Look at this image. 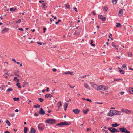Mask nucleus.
<instances>
[{
    "label": "nucleus",
    "mask_w": 133,
    "mask_h": 133,
    "mask_svg": "<svg viewBox=\"0 0 133 133\" xmlns=\"http://www.w3.org/2000/svg\"><path fill=\"white\" fill-rule=\"evenodd\" d=\"M63 126V125H68L69 124L66 121H65L64 122H62Z\"/></svg>",
    "instance_id": "21"
},
{
    "label": "nucleus",
    "mask_w": 133,
    "mask_h": 133,
    "mask_svg": "<svg viewBox=\"0 0 133 133\" xmlns=\"http://www.w3.org/2000/svg\"><path fill=\"white\" fill-rule=\"evenodd\" d=\"M18 30H20V31H23V29L22 28H19L18 29Z\"/></svg>",
    "instance_id": "56"
},
{
    "label": "nucleus",
    "mask_w": 133,
    "mask_h": 133,
    "mask_svg": "<svg viewBox=\"0 0 133 133\" xmlns=\"http://www.w3.org/2000/svg\"><path fill=\"white\" fill-rule=\"evenodd\" d=\"M53 97V96L50 94H47L45 95V97L46 98H48V97Z\"/></svg>",
    "instance_id": "14"
},
{
    "label": "nucleus",
    "mask_w": 133,
    "mask_h": 133,
    "mask_svg": "<svg viewBox=\"0 0 133 133\" xmlns=\"http://www.w3.org/2000/svg\"><path fill=\"white\" fill-rule=\"evenodd\" d=\"M116 112V110H110L109 111L110 113H108L107 115L109 116H112L115 115Z\"/></svg>",
    "instance_id": "5"
},
{
    "label": "nucleus",
    "mask_w": 133,
    "mask_h": 133,
    "mask_svg": "<svg viewBox=\"0 0 133 133\" xmlns=\"http://www.w3.org/2000/svg\"><path fill=\"white\" fill-rule=\"evenodd\" d=\"M121 111L123 112H125L127 113H131V111L130 110H124L123 109L121 110Z\"/></svg>",
    "instance_id": "11"
},
{
    "label": "nucleus",
    "mask_w": 133,
    "mask_h": 133,
    "mask_svg": "<svg viewBox=\"0 0 133 133\" xmlns=\"http://www.w3.org/2000/svg\"><path fill=\"white\" fill-rule=\"evenodd\" d=\"M103 86L102 85H100L98 87H97V91L100 90H102L103 89Z\"/></svg>",
    "instance_id": "13"
},
{
    "label": "nucleus",
    "mask_w": 133,
    "mask_h": 133,
    "mask_svg": "<svg viewBox=\"0 0 133 133\" xmlns=\"http://www.w3.org/2000/svg\"><path fill=\"white\" fill-rule=\"evenodd\" d=\"M123 11V10L122 9H121L119 10V14H121L122 13Z\"/></svg>",
    "instance_id": "41"
},
{
    "label": "nucleus",
    "mask_w": 133,
    "mask_h": 133,
    "mask_svg": "<svg viewBox=\"0 0 133 133\" xmlns=\"http://www.w3.org/2000/svg\"><path fill=\"white\" fill-rule=\"evenodd\" d=\"M37 43L38 44H39L40 45H42V43H41V42H39V41L37 42Z\"/></svg>",
    "instance_id": "49"
},
{
    "label": "nucleus",
    "mask_w": 133,
    "mask_h": 133,
    "mask_svg": "<svg viewBox=\"0 0 133 133\" xmlns=\"http://www.w3.org/2000/svg\"><path fill=\"white\" fill-rule=\"evenodd\" d=\"M84 86L87 89L89 90H90L91 89L89 87V86L87 83H84Z\"/></svg>",
    "instance_id": "15"
},
{
    "label": "nucleus",
    "mask_w": 133,
    "mask_h": 133,
    "mask_svg": "<svg viewBox=\"0 0 133 133\" xmlns=\"http://www.w3.org/2000/svg\"><path fill=\"white\" fill-rule=\"evenodd\" d=\"M118 0H112V2L114 4H116Z\"/></svg>",
    "instance_id": "28"
},
{
    "label": "nucleus",
    "mask_w": 133,
    "mask_h": 133,
    "mask_svg": "<svg viewBox=\"0 0 133 133\" xmlns=\"http://www.w3.org/2000/svg\"><path fill=\"white\" fill-rule=\"evenodd\" d=\"M62 122H60L56 124V126H59L60 127H62L63 126Z\"/></svg>",
    "instance_id": "29"
},
{
    "label": "nucleus",
    "mask_w": 133,
    "mask_h": 133,
    "mask_svg": "<svg viewBox=\"0 0 133 133\" xmlns=\"http://www.w3.org/2000/svg\"><path fill=\"white\" fill-rule=\"evenodd\" d=\"M13 99L14 101H18L19 99V97L17 98L14 97L13 98Z\"/></svg>",
    "instance_id": "33"
},
{
    "label": "nucleus",
    "mask_w": 133,
    "mask_h": 133,
    "mask_svg": "<svg viewBox=\"0 0 133 133\" xmlns=\"http://www.w3.org/2000/svg\"><path fill=\"white\" fill-rule=\"evenodd\" d=\"M93 41L92 40H91V43H90V44H92L93 43Z\"/></svg>",
    "instance_id": "62"
},
{
    "label": "nucleus",
    "mask_w": 133,
    "mask_h": 133,
    "mask_svg": "<svg viewBox=\"0 0 133 133\" xmlns=\"http://www.w3.org/2000/svg\"><path fill=\"white\" fill-rule=\"evenodd\" d=\"M112 45L113 46L115 47H116V46L115 44H114L113 42L112 43Z\"/></svg>",
    "instance_id": "43"
},
{
    "label": "nucleus",
    "mask_w": 133,
    "mask_h": 133,
    "mask_svg": "<svg viewBox=\"0 0 133 133\" xmlns=\"http://www.w3.org/2000/svg\"><path fill=\"white\" fill-rule=\"evenodd\" d=\"M14 81L16 82H19V80L17 78V77H15L13 79Z\"/></svg>",
    "instance_id": "20"
},
{
    "label": "nucleus",
    "mask_w": 133,
    "mask_h": 133,
    "mask_svg": "<svg viewBox=\"0 0 133 133\" xmlns=\"http://www.w3.org/2000/svg\"><path fill=\"white\" fill-rule=\"evenodd\" d=\"M69 74L71 75H73V72H70L69 71H68L64 73V74Z\"/></svg>",
    "instance_id": "18"
},
{
    "label": "nucleus",
    "mask_w": 133,
    "mask_h": 133,
    "mask_svg": "<svg viewBox=\"0 0 133 133\" xmlns=\"http://www.w3.org/2000/svg\"><path fill=\"white\" fill-rule=\"evenodd\" d=\"M52 111L51 110H48V112L49 113H50Z\"/></svg>",
    "instance_id": "63"
},
{
    "label": "nucleus",
    "mask_w": 133,
    "mask_h": 133,
    "mask_svg": "<svg viewBox=\"0 0 133 133\" xmlns=\"http://www.w3.org/2000/svg\"><path fill=\"white\" fill-rule=\"evenodd\" d=\"M38 114L37 113H35L34 114V116H38Z\"/></svg>",
    "instance_id": "47"
},
{
    "label": "nucleus",
    "mask_w": 133,
    "mask_h": 133,
    "mask_svg": "<svg viewBox=\"0 0 133 133\" xmlns=\"http://www.w3.org/2000/svg\"><path fill=\"white\" fill-rule=\"evenodd\" d=\"M6 123L8 126H10V125L11 123L7 119L6 120Z\"/></svg>",
    "instance_id": "25"
},
{
    "label": "nucleus",
    "mask_w": 133,
    "mask_h": 133,
    "mask_svg": "<svg viewBox=\"0 0 133 133\" xmlns=\"http://www.w3.org/2000/svg\"><path fill=\"white\" fill-rule=\"evenodd\" d=\"M45 127V125L42 123H40L38 126V128L39 131H42Z\"/></svg>",
    "instance_id": "2"
},
{
    "label": "nucleus",
    "mask_w": 133,
    "mask_h": 133,
    "mask_svg": "<svg viewBox=\"0 0 133 133\" xmlns=\"http://www.w3.org/2000/svg\"><path fill=\"white\" fill-rule=\"evenodd\" d=\"M30 132L31 133H35L36 130L35 129L32 127L31 129Z\"/></svg>",
    "instance_id": "17"
},
{
    "label": "nucleus",
    "mask_w": 133,
    "mask_h": 133,
    "mask_svg": "<svg viewBox=\"0 0 133 133\" xmlns=\"http://www.w3.org/2000/svg\"><path fill=\"white\" fill-rule=\"evenodd\" d=\"M16 10L17 9L16 8H15V9H13V8H10V11L13 10V11H15V10Z\"/></svg>",
    "instance_id": "34"
},
{
    "label": "nucleus",
    "mask_w": 133,
    "mask_h": 133,
    "mask_svg": "<svg viewBox=\"0 0 133 133\" xmlns=\"http://www.w3.org/2000/svg\"><path fill=\"white\" fill-rule=\"evenodd\" d=\"M124 92H123V91L120 92V94L122 95H123L124 94Z\"/></svg>",
    "instance_id": "55"
},
{
    "label": "nucleus",
    "mask_w": 133,
    "mask_h": 133,
    "mask_svg": "<svg viewBox=\"0 0 133 133\" xmlns=\"http://www.w3.org/2000/svg\"><path fill=\"white\" fill-rule=\"evenodd\" d=\"M65 7L66 8L69 9L70 8V6L68 3H67L65 5Z\"/></svg>",
    "instance_id": "24"
},
{
    "label": "nucleus",
    "mask_w": 133,
    "mask_h": 133,
    "mask_svg": "<svg viewBox=\"0 0 133 133\" xmlns=\"http://www.w3.org/2000/svg\"><path fill=\"white\" fill-rule=\"evenodd\" d=\"M38 100L41 102H42L44 100V99H42L41 98H38Z\"/></svg>",
    "instance_id": "36"
},
{
    "label": "nucleus",
    "mask_w": 133,
    "mask_h": 133,
    "mask_svg": "<svg viewBox=\"0 0 133 133\" xmlns=\"http://www.w3.org/2000/svg\"><path fill=\"white\" fill-rule=\"evenodd\" d=\"M107 88H106V87H105V86H103V89L104 90H107Z\"/></svg>",
    "instance_id": "53"
},
{
    "label": "nucleus",
    "mask_w": 133,
    "mask_h": 133,
    "mask_svg": "<svg viewBox=\"0 0 133 133\" xmlns=\"http://www.w3.org/2000/svg\"><path fill=\"white\" fill-rule=\"evenodd\" d=\"M20 83L18 82L16 85L19 88H21V86L20 85Z\"/></svg>",
    "instance_id": "31"
},
{
    "label": "nucleus",
    "mask_w": 133,
    "mask_h": 133,
    "mask_svg": "<svg viewBox=\"0 0 133 133\" xmlns=\"http://www.w3.org/2000/svg\"><path fill=\"white\" fill-rule=\"evenodd\" d=\"M108 129L112 133H115V132H119V131L117 129L114 127H109L108 128Z\"/></svg>",
    "instance_id": "1"
},
{
    "label": "nucleus",
    "mask_w": 133,
    "mask_h": 133,
    "mask_svg": "<svg viewBox=\"0 0 133 133\" xmlns=\"http://www.w3.org/2000/svg\"><path fill=\"white\" fill-rule=\"evenodd\" d=\"M89 110L88 109H86V111H85L84 110H83V112L84 113L86 114L87 112L89 111Z\"/></svg>",
    "instance_id": "35"
},
{
    "label": "nucleus",
    "mask_w": 133,
    "mask_h": 133,
    "mask_svg": "<svg viewBox=\"0 0 133 133\" xmlns=\"http://www.w3.org/2000/svg\"><path fill=\"white\" fill-rule=\"evenodd\" d=\"M72 33V31L71 32H70V31L69 32H68V35H69V34H71Z\"/></svg>",
    "instance_id": "57"
},
{
    "label": "nucleus",
    "mask_w": 133,
    "mask_h": 133,
    "mask_svg": "<svg viewBox=\"0 0 133 133\" xmlns=\"http://www.w3.org/2000/svg\"><path fill=\"white\" fill-rule=\"evenodd\" d=\"M9 30V28H5L1 31V32L4 33V32H8Z\"/></svg>",
    "instance_id": "10"
},
{
    "label": "nucleus",
    "mask_w": 133,
    "mask_h": 133,
    "mask_svg": "<svg viewBox=\"0 0 133 133\" xmlns=\"http://www.w3.org/2000/svg\"><path fill=\"white\" fill-rule=\"evenodd\" d=\"M120 72L121 74H124L125 73L124 71L123 70H121V71H120Z\"/></svg>",
    "instance_id": "44"
},
{
    "label": "nucleus",
    "mask_w": 133,
    "mask_h": 133,
    "mask_svg": "<svg viewBox=\"0 0 133 133\" xmlns=\"http://www.w3.org/2000/svg\"><path fill=\"white\" fill-rule=\"evenodd\" d=\"M75 32H74V34H73V35H79V34H80V33L81 32V31H79V32H77V31H75Z\"/></svg>",
    "instance_id": "26"
},
{
    "label": "nucleus",
    "mask_w": 133,
    "mask_h": 133,
    "mask_svg": "<svg viewBox=\"0 0 133 133\" xmlns=\"http://www.w3.org/2000/svg\"><path fill=\"white\" fill-rule=\"evenodd\" d=\"M12 130L15 132H16L17 131V129H13Z\"/></svg>",
    "instance_id": "54"
},
{
    "label": "nucleus",
    "mask_w": 133,
    "mask_h": 133,
    "mask_svg": "<svg viewBox=\"0 0 133 133\" xmlns=\"http://www.w3.org/2000/svg\"><path fill=\"white\" fill-rule=\"evenodd\" d=\"M119 124H118L116 123L114 124L111 125V126L114 127H116L119 125Z\"/></svg>",
    "instance_id": "22"
},
{
    "label": "nucleus",
    "mask_w": 133,
    "mask_h": 133,
    "mask_svg": "<svg viewBox=\"0 0 133 133\" xmlns=\"http://www.w3.org/2000/svg\"><path fill=\"white\" fill-rule=\"evenodd\" d=\"M28 130L27 128L26 127H25L24 129V133H27V131Z\"/></svg>",
    "instance_id": "27"
},
{
    "label": "nucleus",
    "mask_w": 133,
    "mask_h": 133,
    "mask_svg": "<svg viewBox=\"0 0 133 133\" xmlns=\"http://www.w3.org/2000/svg\"><path fill=\"white\" fill-rule=\"evenodd\" d=\"M86 100L88 101H89V102H92V101L91 100V99H90L88 98V99H86Z\"/></svg>",
    "instance_id": "51"
},
{
    "label": "nucleus",
    "mask_w": 133,
    "mask_h": 133,
    "mask_svg": "<svg viewBox=\"0 0 133 133\" xmlns=\"http://www.w3.org/2000/svg\"><path fill=\"white\" fill-rule=\"evenodd\" d=\"M129 69L130 70H133V69L132 68L130 67H129Z\"/></svg>",
    "instance_id": "60"
},
{
    "label": "nucleus",
    "mask_w": 133,
    "mask_h": 133,
    "mask_svg": "<svg viewBox=\"0 0 133 133\" xmlns=\"http://www.w3.org/2000/svg\"><path fill=\"white\" fill-rule=\"evenodd\" d=\"M120 131L122 132L126 133H130V132L125 127H122L119 129Z\"/></svg>",
    "instance_id": "4"
},
{
    "label": "nucleus",
    "mask_w": 133,
    "mask_h": 133,
    "mask_svg": "<svg viewBox=\"0 0 133 133\" xmlns=\"http://www.w3.org/2000/svg\"><path fill=\"white\" fill-rule=\"evenodd\" d=\"M39 113L43 115L45 114V112L42 108H40Z\"/></svg>",
    "instance_id": "9"
},
{
    "label": "nucleus",
    "mask_w": 133,
    "mask_h": 133,
    "mask_svg": "<svg viewBox=\"0 0 133 133\" xmlns=\"http://www.w3.org/2000/svg\"><path fill=\"white\" fill-rule=\"evenodd\" d=\"M40 105H39L38 104H37L36 105H35L34 106V107L36 108H37V107H39Z\"/></svg>",
    "instance_id": "37"
},
{
    "label": "nucleus",
    "mask_w": 133,
    "mask_h": 133,
    "mask_svg": "<svg viewBox=\"0 0 133 133\" xmlns=\"http://www.w3.org/2000/svg\"><path fill=\"white\" fill-rule=\"evenodd\" d=\"M57 104L58 105V107L59 108L61 107L62 106V105L61 102L60 101Z\"/></svg>",
    "instance_id": "19"
},
{
    "label": "nucleus",
    "mask_w": 133,
    "mask_h": 133,
    "mask_svg": "<svg viewBox=\"0 0 133 133\" xmlns=\"http://www.w3.org/2000/svg\"><path fill=\"white\" fill-rule=\"evenodd\" d=\"M116 24H117L116 27L117 28H118L119 27L121 26V24H120V23H117Z\"/></svg>",
    "instance_id": "30"
},
{
    "label": "nucleus",
    "mask_w": 133,
    "mask_h": 133,
    "mask_svg": "<svg viewBox=\"0 0 133 133\" xmlns=\"http://www.w3.org/2000/svg\"><path fill=\"white\" fill-rule=\"evenodd\" d=\"M57 71V70L56 69H55V68H54L52 69V71L54 72H55L56 71Z\"/></svg>",
    "instance_id": "50"
},
{
    "label": "nucleus",
    "mask_w": 133,
    "mask_h": 133,
    "mask_svg": "<svg viewBox=\"0 0 133 133\" xmlns=\"http://www.w3.org/2000/svg\"><path fill=\"white\" fill-rule=\"evenodd\" d=\"M121 111H118L116 110V112H115V115H120L121 114Z\"/></svg>",
    "instance_id": "23"
},
{
    "label": "nucleus",
    "mask_w": 133,
    "mask_h": 133,
    "mask_svg": "<svg viewBox=\"0 0 133 133\" xmlns=\"http://www.w3.org/2000/svg\"><path fill=\"white\" fill-rule=\"evenodd\" d=\"M13 90V89H11V88H9L8 89H7V92H9L10 91H12Z\"/></svg>",
    "instance_id": "38"
},
{
    "label": "nucleus",
    "mask_w": 133,
    "mask_h": 133,
    "mask_svg": "<svg viewBox=\"0 0 133 133\" xmlns=\"http://www.w3.org/2000/svg\"><path fill=\"white\" fill-rule=\"evenodd\" d=\"M5 133H10V132H9L7 131H5Z\"/></svg>",
    "instance_id": "64"
},
{
    "label": "nucleus",
    "mask_w": 133,
    "mask_h": 133,
    "mask_svg": "<svg viewBox=\"0 0 133 133\" xmlns=\"http://www.w3.org/2000/svg\"><path fill=\"white\" fill-rule=\"evenodd\" d=\"M45 4H46L45 3H43L42 4V5L43 6V7H45Z\"/></svg>",
    "instance_id": "58"
},
{
    "label": "nucleus",
    "mask_w": 133,
    "mask_h": 133,
    "mask_svg": "<svg viewBox=\"0 0 133 133\" xmlns=\"http://www.w3.org/2000/svg\"><path fill=\"white\" fill-rule=\"evenodd\" d=\"M104 9L106 11H107L108 9V8L107 7L105 6L104 7Z\"/></svg>",
    "instance_id": "42"
},
{
    "label": "nucleus",
    "mask_w": 133,
    "mask_h": 133,
    "mask_svg": "<svg viewBox=\"0 0 133 133\" xmlns=\"http://www.w3.org/2000/svg\"><path fill=\"white\" fill-rule=\"evenodd\" d=\"M49 88L48 87H47L46 88V89L45 90L46 91H47V92H48L49 91Z\"/></svg>",
    "instance_id": "61"
},
{
    "label": "nucleus",
    "mask_w": 133,
    "mask_h": 133,
    "mask_svg": "<svg viewBox=\"0 0 133 133\" xmlns=\"http://www.w3.org/2000/svg\"><path fill=\"white\" fill-rule=\"evenodd\" d=\"M45 122L48 124H52L56 123V120L55 119H49L46 120Z\"/></svg>",
    "instance_id": "3"
},
{
    "label": "nucleus",
    "mask_w": 133,
    "mask_h": 133,
    "mask_svg": "<svg viewBox=\"0 0 133 133\" xmlns=\"http://www.w3.org/2000/svg\"><path fill=\"white\" fill-rule=\"evenodd\" d=\"M89 83L90 84L91 86L93 87L95 89H97V87H98V85L95 84L93 82H90Z\"/></svg>",
    "instance_id": "7"
},
{
    "label": "nucleus",
    "mask_w": 133,
    "mask_h": 133,
    "mask_svg": "<svg viewBox=\"0 0 133 133\" xmlns=\"http://www.w3.org/2000/svg\"><path fill=\"white\" fill-rule=\"evenodd\" d=\"M43 32L45 33V31L46 30V28H43Z\"/></svg>",
    "instance_id": "48"
},
{
    "label": "nucleus",
    "mask_w": 133,
    "mask_h": 133,
    "mask_svg": "<svg viewBox=\"0 0 133 133\" xmlns=\"http://www.w3.org/2000/svg\"><path fill=\"white\" fill-rule=\"evenodd\" d=\"M73 9L75 10L76 12H78V11L77 10V8L76 7H74L73 8Z\"/></svg>",
    "instance_id": "45"
},
{
    "label": "nucleus",
    "mask_w": 133,
    "mask_h": 133,
    "mask_svg": "<svg viewBox=\"0 0 133 133\" xmlns=\"http://www.w3.org/2000/svg\"><path fill=\"white\" fill-rule=\"evenodd\" d=\"M15 111L16 112H18L19 110L17 109H16L15 110Z\"/></svg>",
    "instance_id": "59"
},
{
    "label": "nucleus",
    "mask_w": 133,
    "mask_h": 133,
    "mask_svg": "<svg viewBox=\"0 0 133 133\" xmlns=\"http://www.w3.org/2000/svg\"><path fill=\"white\" fill-rule=\"evenodd\" d=\"M69 104L66 102H65V105L64 106V110L65 111H66V110L67 109L68 105Z\"/></svg>",
    "instance_id": "16"
},
{
    "label": "nucleus",
    "mask_w": 133,
    "mask_h": 133,
    "mask_svg": "<svg viewBox=\"0 0 133 133\" xmlns=\"http://www.w3.org/2000/svg\"><path fill=\"white\" fill-rule=\"evenodd\" d=\"M61 21V20L60 19L58 20V21L57 22H55V24H57L59 22Z\"/></svg>",
    "instance_id": "40"
},
{
    "label": "nucleus",
    "mask_w": 133,
    "mask_h": 133,
    "mask_svg": "<svg viewBox=\"0 0 133 133\" xmlns=\"http://www.w3.org/2000/svg\"><path fill=\"white\" fill-rule=\"evenodd\" d=\"M98 17L99 18L101 19L103 21H105L106 20V18L105 17L103 16L102 15H99L98 16Z\"/></svg>",
    "instance_id": "6"
},
{
    "label": "nucleus",
    "mask_w": 133,
    "mask_h": 133,
    "mask_svg": "<svg viewBox=\"0 0 133 133\" xmlns=\"http://www.w3.org/2000/svg\"><path fill=\"white\" fill-rule=\"evenodd\" d=\"M130 92L131 94H133V89L132 88H131V89H130Z\"/></svg>",
    "instance_id": "39"
},
{
    "label": "nucleus",
    "mask_w": 133,
    "mask_h": 133,
    "mask_svg": "<svg viewBox=\"0 0 133 133\" xmlns=\"http://www.w3.org/2000/svg\"><path fill=\"white\" fill-rule=\"evenodd\" d=\"M128 55L129 57H131L132 55V53L130 52H128Z\"/></svg>",
    "instance_id": "32"
},
{
    "label": "nucleus",
    "mask_w": 133,
    "mask_h": 133,
    "mask_svg": "<svg viewBox=\"0 0 133 133\" xmlns=\"http://www.w3.org/2000/svg\"><path fill=\"white\" fill-rule=\"evenodd\" d=\"M121 79H114V81H118V80H121Z\"/></svg>",
    "instance_id": "52"
},
{
    "label": "nucleus",
    "mask_w": 133,
    "mask_h": 133,
    "mask_svg": "<svg viewBox=\"0 0 133 133\" xmlns=\"http://www.w3.org/2000/svg\"><path fill=\"white\" fill-rule=\"evenodd\" d=\"M73 112L76 114H78L80 112V110L78 109H73L72 110Z\"/></svg>",
    "instance_id": "8"
},
{
    "label": "nucleus",
    "mask_w": 133,
    "mask_h": 133,
    "mask_svg": "<svg viewBox=\"0 0 133 133\" xmlns=\"http://www.w3.org/2000/svg\"><path fill=\"white\" fill-rule=\"evenodd\" d=\"M126 68V65L125 64H123L122 66V68Z\"/></svg>",
    "instance_id": "46"
},
{
    "label": "nucleus",
    "mask_w": 133,
    "mask_h": 133,
    "mask_svg": "<svg viewBox=\"0 0 133 133\" xmlns=\"http://www.w3.org/2000/svg\"><path fill=\"white\" fill-rule=\"evenodd\" d=\"M19 71L18 70H16L15 71L14 74L16 76L19 77Z\"/></svg>",
    "instance_id": "12"
}]
</instances>
